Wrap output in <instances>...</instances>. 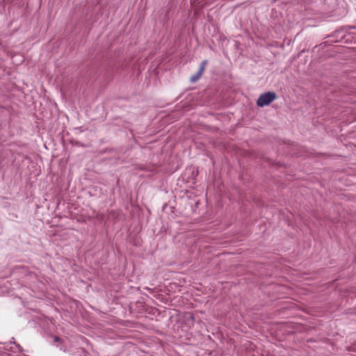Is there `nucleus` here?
Returning <instances> with one entry per match:
<instances>
[{
    "instance_id": "f257e3e1",
    "label": "nucleus",
    "mask_w": 356,
    "mask_h": 356,
    "mask_svg": "<svg viewBox=\"0 0 356 356\" xmlns=\"http://www.w3.org/2000/svg\"><path fill=\"white\" fill-rule=\"evenodd\" d=\"M276 94L273 92H268L259 96L257 99V104L259 106L263 107L270 104L273 101L276 99Z\"/></svg>"
},
{
    "instance_id": "f03ea898",
    "label": "nucleus",
    "mask_w": 356,
    "mask_h": 356,
    "mask_svg": "<svg viewBox=\"0 0 356 356\" xmlns=\"http://www.w3.org/2000/svg\"><path fill=\"white\" fill-rule=\"evenodd\" d=\"M202 74L200 73L199 72H197L195 74L193 75L190 80L192 83H195V81H197L198 79H200V78L202 76Z\"/></svg>"
},
{
    "instance_id": "7ed1b4c3",
    "label": "nucleus",
    "mask_w": 356,
    "mask_h": 356,
    "mask_svg": "<svg viewBox=\"0 0 356 356\" xmlns=\"http://www.w3.org/2000/svg\"><path fill=\"white\" fill-rule=\"evenodd\" d=\"M207 64V61L206 60H203L201 64H200V68H199V70L198 72L201 74H203L204 71V69H205V67Z\"/></svg>"
},
{
    "instance_id": "20e7f679",
    "label": "nucleus",
    "mask_w": 356,
    "mask_h": 356,
    "mask_svg": "<svg viewBox=\"0 0 356 356\" xmlns=\"http://www.w3.org/2000/svg\"><path fill=\"white\" fill-rule=\"evenodd\" d=\"M54 340L55 341H59L60 339L58 337H55Z\"/></svg>"
}]
</instances>
